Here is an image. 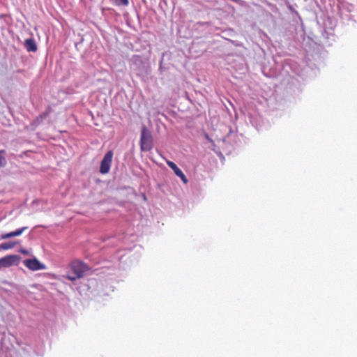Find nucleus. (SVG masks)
I'll return each mask as SVG.
<instances>
[{
    "label": "nucleus",
    "mask_w": 357,
    "mask_h": 357,
    "mask_svg": "<svg viewBox=\"0 0 357 357\" xmlns=\"http://www.w3.org/2000/svg\"><path fill=\"white\" fill-rule=\"evenodd\" d=\"M153 147V139L151 132L144 126L141 130L140 149L142 151H149Z\"/></svg>",
    "instance_id": "obj_2"
},
{
    "label": "nucleus",
    "mask_w": 357,
    "mask_h": 357,
    "mask_svg": "<svg viewBox=\"0 0 357 357\" xmlns=\"http://www.w3.org/2000/svg\"><path fill=\"white\" fill-rule=\"evenodd\" d=\"M88 268V266L84 262L78 260L73 261L69 265L66 278L69 280L75 281L82 278Z\"/></svg>",
    "instance_id": "obj_1"
},
{
    "label": "nucleus",
    "mask_w": 357,
    "mask_h": 357,
    "mask_svg": "<svg viewBox=\"0 0 357 357\" xmlns=\"http://www.w3.org/2000/svg\"><path fill=\"white\" fill-rule=\"evenodd\" d=\"M4 153V151H0V166H4L6 163L5 158L2 155V153Z\"/></svg>",
    "instance_id": "obj_12"
},
{
    "label": "nucleus",
    "mask_w": 357,
    "mask_h": 357,
    "mask_svg": "<svg viewBox=\"0 0 357 357\" xmlns=\"http://www.w3.org/2000/svg\"><path fill=\"white\" fill-rule=\"evenodd\" d=\"M52 109L50 107L47 108L46 111L40 114L38 117H36L33 122L31 123V126L36 127L39 126L43 120L47 118L49 114L51 113Z\"/></svg>",
    "instance_id": "obj_7"
},
{
    "label": "nucleus",
    "mask_w": 357,
    "mask_h": 357,
    "mask_svg": "<svg viewBox=\"0 0 357 357\" xmlns=\"http://www.w3.org/2000/svg\"><path fill=\"white\" fill-rule=\"evenodd\" d=\"M26 229H27V227H22V228L18 229H17V230H15L14 231H11V232H9V233H6V234H2L1 236V239H7V238H12V237L20 236Z\"/></svg>",
    "instance_id": "obj_9"
},
{
    "label": "nucleus",
    "mask_w": 357,
    "mask_h": 357,
    "mask_svg": "<svg viewBox=\"0 0 357 357\" xmlns=\"http://www.w3.org/2000/svg\"><path fill=\"white\" fill-rule=\"evenodd\" d=\"M16 242H7L0 244V250H10L15 247Z\"/></svg>",
    "instance_id": "obj_10"
},
{
    "label": "nucleus",
    "mask_w": 357,
    "mask_h": 357,
    "mask_svg": "<svg viewBox=\"0 0 357 357\" xmlns=\"http://www.w3.org/2000/svg\"><path fill=\"white\" fill-rule=\"evenodd\" d=\"M112 3L116 6H128L129 0H111Z\"/></svg>",
    "instance_id": "obj_11"
},
{
    "label": "nucleus",
    "mask_w": 357,
    "mask_h": 357,
    "mask_svg": "<svg viewBox=\"0 0 357 357\" xmlns=\"http://www.w3.org/2000/svg\"><path fill=\"white\" fill-rule=\"evenodd\" d=\"M20 257L18 255H6L0 259V269L17 265L20 262Z\"/></svg>",
    "instance_id": "obj_4"
},
{
    "label": "nucleus",
    "mask_w": 357,
    "mask_h": 357,
    "mask_svg": "<svg viewBox=\"0 0 357 357\" xmlns=\"http://www.w3.org/2000/svg\"><path fill=\"white\" fill-rule=\"evenodd\" d=\"M20 252L24 254V255H28L29 254V252L27 250H24V249H22L20 250Z\"/></svg>",
    "instance_id": "obj_13"
},
{
    "label": "nucleus",
    "mask_w": 357,
    "mask_h": 357,
    "mask_svg": "<svg viewBox=\"0 0 357 357\" xmlns=\"http://www.w3.org/2000/svg\"><path fill=\"white\" fill-rule=\"evenodd\" d=\"M113 152L112 151H109L105 155L103 159L101 161L100 167V172L102 174H107L111 167L112 158H113Z\"/></svg>",
    "instance_id": "obj_3"
},
{
    "label": "nucleus",
    "mask_w": 357,
    "mask_h": 357,
    "mask_svg": "<svg viewBox=\"0 0 357 357\" xmlns=\"http://www.w3.org/2000/svg\"><path fill=\"white\" fill-rule=\"evenodd\" d=\"M167 164L174 171V174L177 176H178L184 183H188V181L186 178V176L174 162L167 160Z\"/></svg>",
    "instance_id": "obj_6"
},
{
    "label": "nucleus",
    "mask_w": 357,
    "mask_h": 357,
    "mask_svg": "<svg viewBox=\"0 0 357 357\" xmlns=\"http://www.w3.org/2000/svg\"><path fill=\"white\" fill-rule=\"evenodd\" d=\"M24 264L26 267L31 271H38L45 268V265L41 264L36 259H28L24 261Z\"/></svg>",
    "instance_id": "obj_5"
},
{
    "label": "nucleus",
    "mask_w": 357,
    "mask_h": 357,
    "mask_svg": "<svg viewBox=\"0 0 357 357\" xmlns=\"http://www.w3.org/2000/svg\"><path fill=\"white\" fill-rule=\"evenodd\" d=\"M24 47L28 52H35L37 51V45L33 38L26 39L24 41Z\"/></svg>",
    "instance_id": "obj_8"
}]
</instances>
